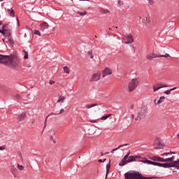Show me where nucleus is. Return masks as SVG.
I'll return each mask as SVG.
<instances>
[{
	"label": "nucleus",
	"instance_id": "nucleus-28",
	"mask_svg": "<svg viewBox=\"0 0 179 179\" xmlns=\"http://www.w3.org/2000/svg\"><path fill=\"white\" fill-rule=\"evenodd\" d=\"M150 160H153V162H159L160 157L153 156L150 158Z\"/></svg>",
	"mask_w": 179,
	"mask_h": 179
},
{
	"label": "nucleus",
	"instance_id": "nucleus-23",
	"mask_svg": "<svg viewBox=\"0 0 179 179\" xmlns=\"http://www.w3.org/2000/svg\"><path fill=\"white\" fill-rule=\"evenodd\" d=\"M165 97L164 96H160L159 99L157 101V102H156V99H155L154 103L155 104H162V103H163V101H164Z\"/></svg>",
	"mask_w": 179,
	"mask_h": 179
},
{
	"label": "nucleus",
	"instance_id": "nucleus-41",
	"mask_svg": "<svg viewBox=\"0 0 179 179\" xmlns=\"http://www.w3.org/2000/svg\"><path fill=\"white\" fill-rule=\"evenodd\" d=\"M171 92V90H166L165 92H164V94H170V92Z\"/></svg>",
	"mask_w": 179,
	"mask_h": 179
},
{
	"label": "nucleus",
	"instance_id": "nucleus-59",
	"mask_svg": "<svg viewBox=\"0 0 179 179\" xmlns=\"http://www.w3.org/2000/svg\"><path fill=\"white\" fill-rule=\"evenodd\" d=\"M108 153H110V152H105L104 155H108Z\"/></svg>",
	"mask_w": 179,
	"mask_h": 179
},
{
	"label": "nucleus",
	"instance_id": "nucleus-58",
	"mask_svg": "<svg viewBox=\"0 0 179 179\" xmlns=\"http://www.w3.org/2000/svg\"><path fill=\"white\" fill-rule=\"evenodd\" d=\"M91 122H96V120H92Z\"/></svg>",
	"mask_w": 179,
	"mask_h": 179
},
{
	"label": "nucleus",
	"instance_id": "nucleus-37",
	"mask_svg": "<svg viewBox=\"0 0 179 179\" xmlns=\"http://www.w3.org/2000/svg\"><path fill=\"white\" fill-rule=\"evenodd\" d=\"M159 162H161V163H164L166 162V159L159 157Z\"/></svg>",
	"mask_w": 179,
	"mask_h": 179
},
{
	"label": "nucleus",
	"instance_id": "nucleus-12",
	"mask_svg": "<svg viewBox=\"0 0 179 179\" xmlns=\"http://www.w3.org/2000/svg\"><path fill=\"white\" fill-rule=\"evenodd\" d=\"M154 149H163L164 145L160 141H157L154 142Z\"/></svg>",
	"mask_w": 179,
	"mask_h": 179
},
{
	"label": "nucleus",
	"instance_id": "nucleus-17",
	"mask_svg": "<svg viewBox=\"0 0 179 179\" xmlns=\"http://www.w3.org/2000/svg\"><path fill=\"white\" fill-rule=\"evenodd\" d=\"M66 100V96H59L58 100L57 101V103H64Z\"/></svg>",
	"mask_w": 179,
	"mask_h": 179
},
{
	"label": "nucleus",
	"instance_id": "nucleus-56",
	"mask_svg": "<svg viewBox=\"0 0 179 179\" xmlns=\"http://www.w3.org/2000/svg\"><path fill=\"white\" fill-rule=\"evenodd\" d=\"M98 162L99 163H103V159H99Z\"/></svg>",
	"mask_w": 179,
	"mask_h": 179
},
{
	"label": "nucleus",
	"instance_id": "nucleus-27",
	"mask_svg": "<svg viewBox=\"0 0 179 179\" xmlns=\"http://www.w3.org/2000/svg\"><path fill=\"white\" fill-rule=\"evenodd\" d=\"M100 12H101V13H103L104 15H106L107 13H110V10H108V9H105V8H101Z\"/></svg>",
	"mask_w": 179,
	"mask_h": 179
},
{
	"label": "nucleus",
	"instance_id": "nucleus-21",
	"mask_svg": "<svg viewBox=\"0 0 179 179\" xmlns=\"http://www.w3.org/2000/svg\"><path fill=\"white\" fill-rule=\"evenodd\" d=\"M138 162H141V163H148V164H152V166H155V162L145 159V160H138Z\"/></svg>",
	"mask_w": 179,
	"mask_h": 179
},
{
	"label": "nucleus",
	"instance_id": "nucleus-63",
	"mask_svg": "<svg viewBox=\"0 0 179 179\" xmlns=\"http://www.w3.org/2000/svg\"><path fill=\"white\" fill-rule=\"evenodd\" d=\"M17 23H19V19H17Z\"/></svg>",
	"mask_w": 179,
	"mask_h": 179
},
{
	"label": "nucleus",
	"instance_id": "nucleus-55",
	"mask_svg": "<svg viewBox=\"0 0 179 179\" xmlns=\"http://www.w3.org/2000/svg\"><path fill=\"white\" fill-rule=\"evenodd\" d=\"M169 155H176V152H169Z\"/></svg>",
	"mask_w": 179,
	"mask_h": 179
},
{
	"label": "nucleus",
	"instance_id": "nucleus-10",
	"mask_svg": "<svg viewBox=\"0 0 179 179\" xmlns=\"http://www.w3.org/2000/svg\"><path fill=\"white\" fill-rule=\"evenodd\" d=\"M100 78H101V73H94L92 75L90 81L97 82V80H100Z\"/></svg>",
	"mask_w": 179,
	"mask_h": 179
},
{
	"label": "nucleus",
	"instance_id": "nucleus-52",
	"mask_svg": "<svg viewBox=\"0 0 179 179\" xmlns=\"http://www.w3.org/2000/svg\"><path fill=\"white\" fill-rule=\"evenodd\" d=\"M50 117V115H48L46 118L45 119V122H47V120H48V117Z\"/></svg>",
	"mask_w": 179,
	"mask_h": 179
},
{
	"label": "nucleus",
	"instance_id": "nucleus-14",
	"mask_svg": "<svg viewBox=\"0 0 179 179\" xmlns=\"http://www.w3.org/2000/svg\"><path fill=\"white\" fill-rule=\"evenodd\" d=\"M48 27H50V25L48 24V23L47 22H43L41 24V31H45V30H47L48 29Z\"/></svg>",
	"mask_w": 179,
	"mask_h": 179
},
{
	"label": "nucleus",
	"instance_id": "nucleus-48",
	"mask_svg": "<svg viewBox=\"0 0 179 179\" xmlns=\"http://www.w3.org/2000/svg\"><path fill=\"white\" fill-rule=\"evenodd\" d=\"M64 111H65V110H64V108H62L59 113V114H62V113H64Z\"/></svg>",
	"mask_w": 179,
	"mask_h": 179
},
{
	"label": "nucleus",
	"instance_id": "nucleus-53",
	"mask_svg": "<svg viewBox=\"0 0 179 179\" xmlns=\"http://www.w3.org/2000/svg\"><path fill=\"white\" fill-rule=\"evenodd\" d=\"M131 118H132V120H134L135 118V115L134 114H131Z\"/></svg>",
	"mask_w": 179,
	"mask_h": 179
},
{
	"label": "nucleus",
	"instance_id": "nucleus-4",
	"mask_svg": "<svg viewBox=\"0 0 179 179\" xmlns=\"http://www.w3.org/2000/svg\"><path fill=\"white\" fill-rule=\"evenodd\" d=\"M139 85V78H133L128 85L129 92L136 90V87Z\"/></svg>",
	"mask_w": 179,
	"mask_h": 179
},
{
	"label": "nucleus",
	"instance_id": "nucleus-9",
	"mask_svg": "<svg viewBox=\"0 0 179 179\" xmlns=\"http://www.w3.org/2000/svg\"><path fill=\"white\" fill-rule=\"evenodd\" d=\"M113 74V69H110L108 67H106L103 71H102V78H106V76H108L110 75Z\"/></svg>",
	"mask_w": 179,
	"mask_h": 179
},
{
	"label": "nucleus",
	"instance_id": "nucleus-44",
	"mask_svg": "<svg viewBox=\"0 0 179 179\" xmlns=\"http://www.w3.org/2000/svg\"><path fill=\"white\" fill-rule=\"evenodd\" d=\"M171 159V163H173V162H174V159H176V157L172 156L171 157H170Z\"/></svg>",
	"mask_w": 179,
	"mask_h": 179
},
{
	"label": "nucleus",
	"instance_id": "nucleus-18",
	"mask_svg": "<svg viewBox=\"0 0 179 179\" xmlns=\"http://www.w3.org/2000/svg\"><path fill=\"white\" fill-rule=\"evenodd\" d=\"M10 171H11L12 174L13 175V177H15V178H16V177L17 176V169L13 166L10 169Z\"/></svg>",
	"mask_w": 179,
	"mask_h": 179
},
{
	"label": "nucleus",
	"instance_id": "nucleus-26",
	"mask_svg": "<svg viewBox=\"0 0 179 179\" xmlns=\"http://www.w3.org/2000/svg\"><path fill=\"white\" fill-rule=\"evenodd\" d=\"M173 167H176L177 170H179V159L177 161H173Z\"/></svg>",
	"mask_w": 179,
	"mask_h": 179
},
{
	"label": "nucleus",
	"instance_id": "nucleus-50",
	"mask_svg": "<svg viewBox=\"0 0 179 179\" xmlns=\"http://www.w3.org/2000/svg\"><path fill=\"white\" fill-rule=\"evenodd\" d=\"M0 150H5V146H0Z\"/></svg>",
	"mask_w": 179,
	"mask_h": 179
},
{
	"label": "nucleus",
	"instance_id": "nucleus-47",
	"mask_svg": "<svg viewBox=\"0 0 179 179\" xmlns=\"http://www.w3.org/2000/svg\"><path fill=\"white\" fill-rule=\"evenodd\" d=\"M15 96L17 99H20V95H19L18 94H15Z\"/></svg>",
	"mask_w": 179,
	"mask_h": 179
},
{
	"label": "nucleus",
	"instance_id": "nucleus-40",
	"mask_svg": "<svg viewBox=\"0 0 179 179\" xmlns=\"http://www.w3.org/2000/svg\"><path fill=\"white\" fill-rule=\"evenodd\" d=\"M169 56H170V55L166 53V54H165V55H159V58H160L162 57H169Z\"/></svg>",
	"mask_w": 179,
	"mask_h": 179
},
{
	"label": "nucleus",
	"instance_id": "nucleus-29",
	"mask_svg": "<svg viewBox=\"0 0 179 179\" xmlns=\"http://www.w3.org/2000/svg\"><path fill=\"white\" fill-rule=\"evenodd\" d=\"M109 117H111V114H108V115H106L105 116L101 117V120L102 121H106V120H107V118H109Z\"/></svg>",
	"mask_w": 179,
	"mask_h": 179
},
{
	"label": "nucleus",
	"instance_id": "nucleus-6",
	"mask_svg": "<svg viewBox=\"0 0 179 179\" xmlns=\"http://www.w3.org/2000/svg\"><path fill=\"white\" fill-rule=\"evenodd\" d=\"M10 22H6L4 24L2 23V21H0V33L4 34L5 31L8 30L10 31L12 30V26H9Z\"/></svg>",
	"mask_w": 179,
	"mask_h": 179
},
{
	"label": "nucleus",
	"instance_id": "nucleus-46",
	"mask_svg": "<svg viewBox=\"0 0 179 179\" xmlns=\"http://www.w3.org/2000/svg\"><path fill=\"white\" fill-rule=\"evenodd\" d=\"M49 115H59V113H51Z\"/></svg>",
	"mask_w": 179,
	"mask_h": 179
},
{
	"label": "nucleus",
	"instance_id": "nucleus-35",
	"mask_svg": "<svg viewBox=\"0 0 179 179\" xmlns=\"http://www.w3.org/2000/svg\"><path fill=\"white\" fill-rule=\"evenodd\" d=\"M34 34H36V36H39V37H41V34L40 33V31L35 30L34 32Z\"/></svg>",
	"mask_w": 179,
	"mask_h": 179
},
{
	"label": "nucleus",
	"instance_id": "nucleus-61",
	"mask_svg": "<svg viewBox=\"0 0 179 179\" xmlns=\"http://www.w3.org/2000/svg\"><path fill=\"white\" fill-rule=\"evenodd\" d=\"M106 159H104L102 161V162H103V163H104V162H106Z\"/></svg>",
	"mask_w": 179,
	"mask_h": 179
},
{
	"label": "nucleus",
	"instance_id": "nucleus-45",
	"mask_svg": "<svg viewBox=\"0 0 179 179\" xmlns=\"http://www.w3.org/2000/svg\"><path fill=\"white\" fill-rule=\"evenodd\" d=\"M49 83H50V85H54V83H55V81L50 80L49 81Z\"/></svg>",
	"mask_w": 179,
	"mask_h": 179
},
{
	"label": "nucleus",
	"instance_id": "nucleus-1",
	"mask_svg": "<svg viewBox=\"0 0 179 179\" xmlns=\"http://www.w3.org/2000/svg\"><path fill=\"white\" fill-rule=\"evenodd\" d=\"M131 151H129L127 155L122 158L119 163V166H122L128 164V163H132V162H138V159H141L139 156H129Z\"/></svg>",
	"mask_w": 179,
	"mask_h": 179
},
{
	"label": "nucleus",
	"instance_id": "nucleus-22",
	"mask_svg": "<svg viewBox=\"0 0 179 179\" xmlns=\"http://www.w3.org/2000/svg\"><path fill=\"white\" fill-rule=\"evenodd\" d=\"M6 58H8L6 55H0V64H3L5 63Z\"/></svg>",
	"mask_w": 179,
	"mask_h": 179
},
{
	"label": "nucleus",
	"instance_id": "nucleus-43",
	"mask_svg": "<svg viewBox=\"0 0 179 179\" xmlns=\"http://www.w3.org/2000/svg\"><path fill=\"white\" fill-rule=\"evenodd\" d=\"M169 155H170V152H164L161 156H169Z\"/></svg>",
	"mask_w": 179,
	"mask_h": 179
},
{
	"label": "nucleus",
	"instance_id": "nucleus-64",
	"mask_svg": "<svg viewBox=\"0 0 179 179\" xmlns=\"http://www.w3.org/2000/svg\"><path fill=\"white\" fill-rule=\"evenodd\" d=\"M80 1H89V0H80Z\"/></svg>",
	"mask_w": 179,
	"mask_h": 179
},
{
	"label": "nucleus",
	"instance_id": "nucleus-11",
	"mask_svg": "<svg viewBox=\"0 0 179 179\" xmlns=\"http://www.w3.org/2000/svg\"><path fill=\"white\" fill-rule=\"evenodd\" d=\"M163 87H169V85L163 83H158L153 86V92H156L157 90H159V89H163Z\"/></svg>",
	"mask_w": 179,
	"mask_h": 179
},
{
	"label": "nucleus",
	"instance_id": "nucleus-15",
	"mask_svg": "<svg viewBox=\"0 0 179 179\" xmlns=\"http://www.w3.org/2000/svg\"><path fill=\"white\" fill-rule=\"evenodd\" d=\"M164 169H170L171 167H174L173 162H171L169 164H161V166Z\"/></svg>",
	"mask_w": 179,
	"mask_h": 179
},
{
	"label": "nucleus",
	"instance_id": "nucleus-32",
	"mask_svg": "<svg viewBox=\"0 0 179 179\" xmlns=\"http://www.w3.org/2000/svg\"><path fill=\"white\" fill-rule=\"evenodd\" d=\"M87 54H88V55L90 56V58L92 59H93V58H94V55H93V50L88 51Z\"/></svg>",
	"mask_w": 179,
	"mask_h": 179
},
{
	"label": "nucleus",
	"instance_id": "nucleus-13",
	"mask_svg": "<svg viewBox=\"0 0 179 179\" xmlns=\"http://www.w3.org/2000/svg\"><path fill=\"white\" fill-rule=\"evenodd\" d=\"M25 118H26V112H23L17 118V122H22V121H24Z\"/></svg>",
	"mask_w": 179,
	"mask_h": 179
},
{
	"label": "nucleus",
	"instance_id": "nucleus-16",
	"mask_svg": "<svg viewBox=\"0 0 179 179\" xmlns=\"http://www.w3.org/2000/svg\"><path fill=\"white\" fill-rule=\"evenodd\" d=\"M146 58L147 59H149V61H152L153 58H159V55L157 54L152 53V55H148Z\"/></svg>",
	"mask_w": 179,
	"mask_h": 179
},
{
	"label": "nucleus",
	"instance_id": "nucleus-51",
	"mask_svg": "<svg viewBox=\"0 0 179 179\" xmlns=\"http://www.w3.org/2000/svg\"><path fill=\"white\" fill-rule=\"evenodd\" d=\"M47 127V122H44V127L43 129H45V127Z\"/></svg>",
	"mask_w": 179,
	"mask_h": 179
},
{
	"label": "nucleus",
	"instance_id": "nucleus-62",
	"mask_svg": "<svg viewBox=\"0 0 179 179\" xmlns=\"http://www.w3.org/2000/svg\"><path fill=\"white\" fill-rule=\"evenodd\" d=\"M101 156H104V154H103V153H101Z\"/></svg>",
	"mask_w": 179,
	"mask_h": 179
},
{
	"label": "nucleus",
	"instance_id": "nucleus-5",
	"mask_svg": "<svg viewBox=\"0 0 179 179\" xmlns=\"http://www.w3.org/2000/svg\"><path fill=\"white\" fill-rule=\"evenodd\" d=\"M4 36V38H2L3 43H7V44H10L12 45L13 44V38H12V34H10V31H4V34H2Z\"/></svg>",
	"mask_w": 179,
	"mask_h": 179
},
{
	"label": "nucleus",
	"instance_id": "nucleus-42",
	"mask_svg": "<svg viewBox=\"0 0 179 179\" xmlns=\"http://www.w3.org/2000/svg\"><path fill=\"white\" fill-rule=\"evenodd\" d=\"M148 3H149V5H153V3H155V2L153 1V0H148Z\"/></svg>",
	"mask_w": 179,
	"mask_h": 179
},
{
	"label": "nucleus",
	"instance_id": "nucleus-3",
	"mask_svg": "<svg viewBox=\"0 0 179 179\" xmlns=\"http://www.w3.org/2000/svg\"><path fill=\"white\" fill-rule=\"evenodd\" d=\"M125 179H150V177H143L142 174L138 172H127L124 175Z\"/></svg>",
	"mask_w": 179,
	"mask_h": 179
},
{
	"label": "nucleus",
	"instance_id": "nucleus-19",
	"mask_svg": "<svg viewBox=\"0 0 179 179\" xmlns=\"http://www.w3.org/2000/svg\"><path fill=\"white\" fill-rule=\"evenodd\" d=\"M7 12L11 17H15V10L12 9V8L7 9Z\"/></svg>",
	"mask_w": 179,
	"mask_h": 179
},
{
	"label": "nucleus",
	"instance_id": "nucleus-57",
	"mask_svg": "<svg viewBox=\"0 0 179 179\" xmlns=\"http://www.w3.org/2000/svg\"><path fill=\"white\" fill-rule=\"evenodd\" d=\"M50 139L52 141V139H54V137L52 136H51Z\"/></svg>",
	"mask_w": 179,
	"mask_h": 179
},
{
	"label": "nucleus",
	"instance_id": "nucleus-36",
	"mask_svg": "<svg viewBox=\"0 0 179 179\" xmlns=\"http://www.w3.org/2000/svg\"><path fill=\"white\" fill-rule=\"evenodd\" d=\"M17 169L18 170H24V166H23L22 165H20L19 164H17Z\"/></svg>",
	"mask_w": 179,
	"mask_h": 179
},
{
	"label": "nucleus",
	"instance_id": "nucleus-20",
	"mask_svg": "<svg viewBox=\"0 0 179 179\" xmlns=\"http://www.w3.org/2000/svg\"><path fill=\"white\" fill-rule=\"evenodd\" d=\"M124 146H129V143H125V144H123V145H120L118 146V148L112 150L110 151V152L114 153V152H115L116 150H118V149H120L121 148H124Z\"/></svg>",
	"mask_w": 179,
	"mask_h": 179
},
{
	"label": "nucleus",
	"instance_id": "nucleus-49",
	"mask_svg": "<svg viewBox=\"0 0 179 179\" xmlns=\"http://www.w3.org/2000/svg\"><path fill=\"white\" fill-rule=\"evenodd\" d=\"M171 162V158L165 159V162Z\"/></svg>",
	"mask_w": 179,
	"mask_h": 179
},
{
	"label": "nucleus",
	"instance_id": "nucleus-34",
	"mask_svg": "<svg viewBox=\"0 0 179 179\" xmlns=\"http://www.w3.org/2000/svg\"><path fill=\"white\" fill-rule=\"evenodd\" d=\"M87 12L86 11H84V12H80V11H78V14L80 15V16H85V15H87Z\"/></svg>",
	"mask_w": 179,
	"mask_h": 179
},
{
	"label": "nucleus",
	"instance_id": "nucleus-25",
	"mask_svg": "<svg viewBox=\"0 0 179 179\" xmlns=\"http://www.w3.org/2000/svg\"><path fill=\"white\" fill-rule=\"evenodd\" d=\"M110 167H111V164H110V161L109 163H108L106 164V178H107V176H108V173L110 172Z\"/></svg>",
	"mask_w": 179,
	"mask_h": 179
},
{
	"label": "nucleus",
	"instance_id": "nucleus-2",
	"mask_svg": "<svg viewBox=\"0 0 179 179\" xmlns=\"http://www.w3.org/2000/svg\"><path fill=\"white\" fill-rule=\"evenodd\" d=\"M6 60H4L3 65H10L11 68H17L19 66V59L12 56L6 55Z\"/></svg>",
	"mask_w": 179,
	"mask_h": 179
},
{
	"label": "nucleus",
	"instance_id": "nucleus-31",
	"mask_svg": "<svg viewBox=\"0 0 179 179\" xmlns=\"http://www.w3.org/2000/svg\"><path fill=\"white\" fill-rule=\"evenodd\" d=\"M0 89H2L3 92H8V88L0 84Z\"/></svg>",
	"mask_w": 179,
	"mask_h": 179
},
{
	"label": "nucleus",
	"instance_id": "nucleus-30",
	"mask_svg": "<svg viewBox=\"0 0 179 179\" xmlns=\"http://www.w3.org/2000/svg\"><path fill=\"white\" fill-rule=\"evenodd\" d=\"M22 52H24V59H27V58H29V52L27 51H26L25 50H23Z\"/></svg>",
	"mask_w": 179,
	"mask_h": 179
},
{
	"label": "nucleus",
	"instance_id": "nucleus-38",
	"mask_svg": "<svg viewBox=\"0 0 179 179\" xmlns=\"http://www.w3.org/2000/svg\"><path fill=\"white\" fill-rule=\"evenodd\" d=\"M117 3L120 6H122V5H124V2L121 1L120 0H118Z\"/></svg>",
	"mask_w": 179,
	"mask_h": 179
},
{
	"label": "nucleus",
	"instance_id": "nucleus-33",
	"mask_svg": "<svg viewBox=\"0 0 179 179\" xmlns=\"http://www.w3.org/2000/svg\"><path fill=\"white\" fill-rule=\"evenodd\" d=\"M63 69L65 73H69V68L68 66H64Z\"/></svg>",
	"mask_w": 179,
	"mask_h": 179
},
{
	"label": "nucleus",
	"instance_id": "nucleus-8",
	"mask_svg": "<svg viewBox=\"0 0 179 179\" xmlns=\"http://www.w3.org/2000/svg\"><path fill=\"white\" fill-rule=\"evenodd\" d=\"M127 41H124V44H132L134 43V36L131 34H127L124 36Z\"/></svg>",
	"mask_w": 179,
	"mask_h": 179
},
{
	"label": "nucleus",
	"instance_id": "nucleus-54",
	"mask_svg": "<svg viewBox=\"0 0 179 179\" xmlns=\"http://www.w3.org/2000/svg\"><path fill=\"white\" fill-rule=\"evenodd\" d=\"M176 89H177V87H173V88L171 89L170 90H171V92H173V90H176Z\"/></svg>",
	"mask_w": 179,
	"mask_h": 179
},
{
	"label": "nucleus",
	"instance_id": "nucleus-24",
	"mask_svg": "<svg viewBox=\"0 0 179 179\" xmlns=\"http://www.w3.org/2000/svg\"><path fill=\"white\" fill-rule=\"evenodd\" d=\"M96 106H99L97 103H92V104H86L85 108L89 110L90 108H92L93 107H96Z\"/></svg>",
	"mask_w": 179,
	"mask_h": 179
},
{
	"label": "nucleus",
	"instance_id": "nucleus-60",
	"mask_svg": "<svg viewBox=\"0 0 179 179\" xmlns=\"http://www.w3.org/2000/svg\"><path fill=\"white\" fill-rule=\"evenodd\" d=\"M131 108H134V105H131Z\"/></svg>",
	"mask_w": 179,
	"mask_h": 179
},
{
	"label": "nucleus",
	"instance_id": "nucleus-7",
	"mask_svg": "<svg viewBox=\"0 0 179 179\" xmlns=\"http://www.w3.org/2000/svg\"><path fill=\"white\" fill-rule=\"evenodd\" d=\"M146 115V109L141 108V110L138 113L137 117H135V121H141L142 118H145Z\"/></svg>",
	"mask_w": 179,
	"mask_h": 179
},
{
	"label": "nucleus",
	"instance_id": "nucleus-39",
	"mask_svg": "<svg viewBox=\"0 0 179 179\" xmlns=\"http://www.w3.org/2000/svg\"><path fill=\"white\" fill-rule=\"evenodd\" d=\"M162 163H159V162H155L154 163V166H158V167L161 166Z\"/></svg>",
	"mask_w": 179,
	"mask_h": 179
}]
</instances>
